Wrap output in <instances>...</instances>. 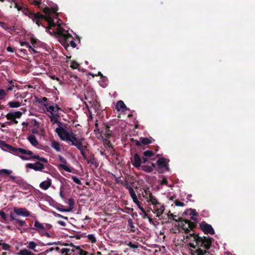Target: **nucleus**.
Here are the masks:
<instances>
[{
    "label": "nucleus",
    "mask_w": 255,
    "mask_h": 255,
    "mask_svg": "<svg viewBox=\"0 0 255 255\" xmlns=\"http://www.w3.org/2000/svg\"><path fill=\"white\" fill-rule=\"evenodd\" d=\"M57 11V7H54L52 9L46 7L43 10L45 14V16L39 13H32L27 9H24L23 12L38 26L40 24L39 19H45L48 23L49 28L46 29L48 33L50 35H57L59 37V41L64 46H68L70 45L71 47L75 48L76 46V44L73 40V37L67 30L64 29L60 26L59 22L60 19L58 17Z\"/></svg>",
    "instance_id": "1"
},
{
    "label": "nucleus",
    "mask_w": 255,
    "mask_h": 255,
    "mask_svg": "<svg viewBox=\"0 0 255 255\" xmlns=\"http://www.w3.org/2000/svg\"><path fill=\"white\" fill-rule=\"evenodd\" d=\"M55 131L61 140L71 143V144L75 146L81 152L84 158H86L83 148V141L85 140L84 137L78 138L70 128L66 126H59L55 129Z\"/></svg>",
    "instance_id": "2"
},
{
    "label": "nucleus",
    "mask_w": 255,
    "mask_h": 255,
    "mask_svg": "<svg viewBox=\"0 0 255 255\" xmlns=\"http://www.w3.org/2000/svg\"><path fill=\"white\" fill-rule=\"evenodd\" d=\"M186 239L190 242L189 246L192 248L190 250L191 255H212L206 250H203L199 247H204L206 249H209L211 243V238L204 237H199L195 235L190 234L187 236Z\"/></svg>",
    "instance_id": "3"
},
{
    "label": "nucleus",
    "mask_w": 255,
    "mask_h": 255,
    "mask_svg": "<svg viewBox=\"0 0 255 255\" xmlns=\"http://www.w3.org/2000/svg\"><path fill=\"white\" fill-rule=\"evenodd\" d=\"M0 144L3 150H7L11 153L19 156L21 159L24 160H31L37 159L40 162L47 164L48 163L47 159L40 157L38 154H34L31 150H27L22 148H17L13 147L10 145L6 144L4 141H0Z\"/></svg>",
    "instance_id": "4"
},
{
    "label": "nucleus",
    "mask_w": 255,
    "mask_h": 255,
    "mask_svg": "<svg viewBox=\"0 0 255 255\" xmlns=\"http://www.w3.org/2000/svg\"><path fill=\"white\" fill-rule=\"evenodd\" d=\"M45 108L49 113L48 116L52 124H58L57 127H58L59 125L63 126L62 124L58 121V118L59 117V112L61 111V109L56 104L45 105Z\"/></svg>",
    "instance_id": "5"
},
{
    "label": "nucleus",
    "mask_w": 255,
    "mask_h": 255,
    "mask_svg": "<svg viewBox=\"0 0 255 255\" xmlns=\"http://www.w3.org/2000/svg\"><path fill=\"white\" fill-rule=\"evenodd\" d=\"M57 250L61 252L62 253H65V255H89V253L81 249L79 246L74 245L70 246H65L62 249H57Z\"/></svg>",
    "instance_id": "6"
},
{
    "label": "nucleus",
    "mask_w": 255,
    "mask_h": 255,
    "mask_svg": "<svg viewBox=\"0 0 255 255\" xmlns=\"http://www.w3.org/2000/svg\"><path fill=\"white\" fill-rule=\"evenodd\" d=\"M51 228V225L48 224H42L38 221H35L33 230H36L41 236H46L50 237V234L47 232L48 230Z\"/></svg>",
    "instance_id": "7"
},
{
    "label": "nucleus",
    "mask_w": 255,
    "mask_h": 255,
    "mask_svg": "<svg viewBox=\"0 0 255 255\" xmlns=\"http://www.w3.org/2000/svg\"><path fill=\"white\" fill-rule=\"evenodd\" d=\"M153 205V212L156 214L157 217L161 219L160 217L165 210V206L164 204L159 202L156 199L155 203H151Z\"/></svg>",
    "instance_id": "8"
},
{
    "label": "nucleus",
    "mask_w": 255,
    "mask_h": 255,
    "mask_svg": "<svg viewBox=\"0 0 255 255\" xmlns=\"http://www.w3.org/2000/svg\"><path fill=\"white\" fill-rule=\"evenodd\" d=\"M85 99L88 101V102L92 104L94 102H97L96 98L97 96L93 89L90 87H87L84 94Z\"/></svg>",
    "instance_id": "9"
},
{
    "label": "nucleus",
    "mask_w": 255,
    "mask_h": 255,
    "mask_svg": "<svg viewBox=\"0 0 255 255\" xmlns=\"http://www.w3.org/2000/svg\"><path fill=\"white\" fill-rule=\"evenodd\" d=\"M59 159L61 163L58 165V169L59 170H63L68 172H72V169L70 165L68 164L67 160L61 155L59 156Z\"/></svg>",
    "instance_id": "10"
},
{
    "label": "nucleus",
    "mask_w": 255,
    "mask_h": 255,
    "mask_svg": "<svg viewBox=\"0 0 255 255\" xmlns=\"http://www.w3.org/2000/svg\"><path fill=\"white\" fill-rule=\"evenodd\" d=\"M26 167L33 169L35 171H42L45 168L44 165L40 162H36L34 163H28Z\"/></svg>",
    "instance_id": "11"
},
{
    "label": "nucleus",
    "mask_w": 255,
    "mask_h": 255,
    "mask_svg": "<svg viewBox=\"0 0 255 255\" xmlns=\"http://www.w3.org/2000/svg\"><path fill=\"white\" fill-rule=\"evenodd\" d=\"M201 230L206 234H210L213 235L215 233L214 230L211 225L206 223L205 222H202L200 224Z\"/></svg>",
    "instance_id": "12"
},
{
    "label": "nucleus",
    "mask_w": 255,
    "mask_h": 255,
    "mask_svg": "<svg viewBox=\"0 0 255 255\" xmlns=\"http://www.w3.org/2000/svg\"><path fill=\"white\" fill-rule=\"evenodd\" d=\"M142 196L147 202L150 203L152 202L155 203L157 199L149 190H144V193L142 194Z\"/></svg>",
    "instance_id": "13"
},
{
    "label": "nucleus",
    "mask_w": 255,
    "mask_h": 255,
    "mask_svg": "<svg viewBox=\"0 0 255 255\" xmlns=\"http://www.w3.org/2000/svg\"><path fill=\"white\" fill-rule=\"evenodd\" d=\"M13 210L15 213L18 216L25 217H29L30 216V213L25 208H14Z\"/></svg>",
    "instance_id": "14"
},
{
    "label": "nucleus",
    "mask_w": 255,
    "mask_h": 255,
    "mask_svg": "<svg viewBox=\"0 0 255 255\" xmlns=\"http://www.w3.org/2000/svg\"><path fill=\"white\" fill-rule=\"evenodd\" d=\"M132 165L137 169H140L141 160L138 154H135L132 158H131Z\"/></svg>",
    "instance_id": "15"
},
{
    "label": "nucleus",
    "mask_w": 255,
    "mask_h": 255,
    "mask_svg": "<svg viewBox=\"0 0 255 255\" xmlns=\"http://www.w3.org/2000/svg\"><path fill=\"white\" fill-rule=\"evenodd\" d=\"M168 160L164 158H160L157 161V163L159 168L162 169L164 168L166 170H169V168L167 166Z\"/></svg>",
    "instance_id": "16"
},
{
    "label": "nucleus",
    "mask_w": 255,
    "mask_h": 255,
    "mask_svg": "<svg viewBox=\"0 0 255 255\" xmlns=\"http://www.w3.org/2000/svg\"><path fill=\"white\" fill-rule=\"evenodd\" d=\"M111 132L109 127H105V129L102 130L100 133V136L103 140H107L111 135Z\"/></svg>",
    "instance_id": "17"
},
{
    "label": "nucleus",
    "mask_w": 255,
    "mask_h": 255,
    "mask_svg": "<svg viewBox=\"0 0 255 255\" xmlns=\"http://www.w3.org/2000/svg\"><path fill=\"white\" fill-rule=\"evenodd\" d=\"M52 185V180L50 178H47L46 180L41 182L39 184L41 189L44 190H47Z\"/></svg>",
    "instance_id": "18"
},
{
    "label": "nucleus",
    "mask_w": 255,
    "mask_h": 255,
    "mask_svg": "<svg viewBox=\"0 0 255 255\" xmlns=\"http://www.w3.org/2000/svg\"><path fill=\"white\" fill-rule=\"evenodd\" d=\"M27 140L32 146L35 147H37L39 145V142L35 135L34 134L29 135L27 137Z\"/></svg>",
    "instance_id": "19"
},
{
    "label": "nucleus",
    "mask_w": 255,
    "mask_h": 255,
    "mask_svg": "<svg viewBox=\"0 0 255 255\" xmlns=\"http://www.w3.org/2000/svg\"><path fill=\"white\" fill-rule=\"evenodd\" d=\"M116 109L119 112H124L128 109V108L123 101H119L117 103Z\"/></svg>",
    "instance_id": "20"
},
{
    "label": "nucleus",
    "mask_w": 255,
    "mask_h": 255,
    "mask_svg": "<svg viewBox=\"0 0 255 255\" xmlns=\"http://www.w3.org/2000/svg\"><path fill=\"white\" fill-rule=\"evenodd\" d=\"M152 139L147 137H143L140 138V141H137L136 142L137 145H140L141 144L146 145L151 143Z\"/></svg>",
    "instance_id": "21"
},
{
    "label": "nucleus",
    "mask_w": 255,
    "mask_h": 255,
    "mask_svg": "<svg viewBox=\"0 0 255 255\" xmlns=\"http://www.w3.org/2000/svg\"><path fill=\"white\" fill-rule=\"evenodd\" d=\"M64 248V247L60 248V247H51V248H50L49 249H47L46 252L47 253H49V252H53V254H60L61 255H66L65 253H61V252H59V251H58V250H56L58 248L59 249H63Z\"/></svg>",
    "instance_id": "22"
},
{
    "label": "nucleus",
    "mask_w": 255,
    "mask_h": 255,
    "mask_svg": "<svg viewBox=\"0 0 255 255\" xmlns=\"http://www.w3.org/2000/svg\"><path fill=\"white\" fill-rule=\"evenodd\" d=\"M128 229L130 232H135L137 229L134 226L132 220L130 218L128 220Z\"/></svg>",
    "instance_id": "23"
},
{
    "label": "nucleus",
    "mask_w": 255,
    "mask_h": 255,
    "mask_svg": "<svg viewBox=\"0 0 255 255\" xmlns=\"http://www.w3.org/2000/svg\"><path fill=\"white\" fill-rule=\"evenodd\" d=\"M127 189L128 190L129 195L132 199V200H135L137 199V196L135 194V191H134L133 189L129 185H127L126 186Z\"/></svg>",
    "instance_id": "24"
},
{
    "label": "nucleus",
    "mask_w": 255,
    "mask_h": 255,
    "mask_svg": "<svg viewBox=\"0 0 255 255\" xmlns=\"http://www.w3.org/2000/svg\"><path fill=\"white\" fill-rule=\"evenodd\" d=\"M183 222L187 225V227L183 228V229L185 230L186 233H188V232L190 231V230L189 228H190V229L192 228L193 227V225L190 221H189L188 220H185L181 222V225H180L181 226H182V224H183Z\"/></svg>",
    "instance_id": "25"
},
{
    "label": "nucleus",
    "mask_w": 255,
    "mask_h": 255,
    "mask_svg": "<svg viewBox=\"0 0 255 255\" xmlns=\"http://www.w3.org/2000/svg\"><path fill=\"white\" fill-rule=\"evenodd\" d=\"M51 146L56 151H61V148L59 143L55 140H53L51 142Z\"/></svg>",
    "instance_id": "26"
},
{
    "label": "nucleus",
    "mask_w": 255,
    "mask_h": 255,
    "mask_svg": "<svg viewBox=\"0 0 255 255\" xmlns=\"http://www.w3.org/2000/svg\"><path fill=\"white\" fill-rule=\"evenodd\" d=\"M8 105L11 108H16L20 107L21 103L17 101H11L8 103Z\"/></svg>",
    "instance_id": "27"
},
{
    "label": "nucleus",
    "mask_w": 255,
    "mask_h": 255,
    "mask_svg": "<svg viewBox=\"0 0 255 255\" xmlns=\"http://www.w3.org/2000/svg\"><path fill=\"white\" fill-rule=\"evenodd\" d=\"M18 255H34V254L27 249H23L18 252Z\"/></svg>",
    "instance_id": "28"
},
{
    "label": "nucleus",
    "mask_w": 255,
    "mask_h": 255,
    "mask_svg": "<svg viewBox=\"0 0 255 255\" xmlns=\"http://www.w3.org/2000/svg\"><path fill=\"white\" fill-rule=\"evenodd\" d=\"M133 202L136 204L138 209L143 213H145V210L144 208L141 206V203L137 199L133 200Z\"/></svg>",
    "instance_id": "29"
},
{
    "label": "nucleus",
    "mask_w": 255,
    "mask_h": 255,
    "mask_svg": "<svg viewBox=\"0 0 255 255\" xmlns=\"http://www.w3.org/2000/svg\"><path fill=\"white\" fill-rule=\"evenodd\" d=\"M140 168L142 170H143L147 173L151 172L153 171L152 167H150L149 166L142 165V166H141Z\"/></svg>",
    "instance_id": "30"
},
{
    "label": "nucleus",
    "mask_w": 255,
    "mask_h": 255,
    "mask_svg": "<svg viewBox=\"0 0 255 255\" xmlns=\"http://www.w3.org/2000/svg\"><path fill=\"white\" fill-rule=\"evenodd\" d=\"M88 241L92 243H95L97 241L96 238L93 234H89L87 236Z\"/></svg>",
    "instance_id": "31"
},
{
    "label": "nucleus",
    "mask_w": 255,
    "mask_h": 255,
    "mask_svg": "<svg viewBox=\"0 0 255 255\" xmlns=\"http://www.w3.org/2000/svg\"><path fill=\"white\" fill-rule=\"evenodd\" d=\"M37 244L33 241L29 242L28 243L27 248L31 250L35 251Z\"/></svg>",
    "instance_id": "32"
},
{
    "label": "nucleus",
    "mask_w": 255,
    "mask_h": 255,
    "mask_svg": "<svg viewBox=\"0 0 255 255\" xmlns=\"http://www.w3.org/2000/svg\"><path fill=\"white\" fill-rule=\"evenodd\" d=\"M189 211L190 212V215L191 216V219L192 220L196 221L197 219V214L195 210L190 209Z\"/></svg>",
    "instance_id": "33"
},
{
    "label": "nucleus",
    "mask_w": 255,
    "mask_h": 255,
    "mask_svg": "<svg viewBox=\"0 0 255 255\" xmlns=\"http://www.w3.org/2000/svg\"><path fill=\"white\" fill-rule=\"evenodd\" d=\"M126 244L128 247H129L130 249H132L134 250L137 249L138 247L137 244L132 243L131 242H129L127 243Z\"/></svg>",
    "instance_id": "34"
},
{
    "label": "nucleus",
    "mask_w": 255,
    "mask_h": 255,
    "mask_svg": "<svg viewBox=\"0 0 255 255\" xmlns=\"http://www.w3.org/2000/svg\"><path fill=\"white\" fill-rule=\"evenodd\" d=\"M12 173V171L11 170H9L7 169H2L0 170V174H5L6 175H10Z\"/></svg>",
    "instance_id": "35"
},
{
    "label": "nucleus",
    "mask_w": 255,
    "mask_h": 255,
    "mask_svg": "<svg viewBox=\"0 0 255 255\" xmlns=\"http://www.w3.org/2000/svg\"><path fill=\"white\" fill-rule=\"evenodd\" d=\"M6 95V91L3 89H0V100L4 99Z\"/></svg>",
    "instance_id": "36"
},
{
    "label": "nucleus",
    "mask_w": 255,
    "mask_h": 255,
    "mask_svg": "<svg viewBox=\"0 0 255 255\" xmlns=\"http://www.w3.org/2000/svg\"><path fill=\"white\" fill-rule=\"evenodd\" d=\"M48 99L46 97H43L41 99H39L38 101L41 104H42L43 106L45 107V105H49L47 103Z\"/></svg>",
    "instance_id": "37"
},
{
    "label": "nucleus",
    "mask_w": 255,
    "mask_h": 255,
    "mask_svg": "<svg viewBox=\"0 0 255 255\" xmlns=\"http://www.w3.org/2000/svg\"><path fill=\"white\" fill-rule=\"evenodd\" d=\"M153 152L150 150H146L143 152L144 156L147 157H151L153 155Z\"/></svg>",
    "instance_id": "38"
},
{
    "label": "nucleus",
    "mask_w": 255,
    "mask_h": 255,
    "mask_svg": "<svg viewBox=\"0 0 255 255\" xmlns=\"http://www.w3.org/2000/svg\"><path fill=\"white\" fill-rule=\"evenodd\" d=\"M15 223H18L19 224V226L21 227L26 225V222L24 221L20 220L19 219H17L15 221Z\"/></svg>",
    "instance_id": "39"
},
{
    "label": "nucleus",
    "mask_w": 255,
    "mask_h": 255,
    "mask_svg": "<svg viewBox=\"0 0 255 255\" xmlns=\"http://www.w3.org/2000/svg\"><path fill=\"white\" fill-rule=\"evenodd\" d=\"M8 83H9L10 86L9 87L7 88V91L13 90L14 87H15V85L14 84V83L12 82L11 80H8Z\"/></svg>",
    "instance_id": "40"
},
{
    "label": "nucleus",
    "mask_w": 255,
    "mask_h": 255,
    "mask_svg": "<svg viewBox=\"0 0 255 255\" xmlns=\"http://www.w3.org/2000/svg\"><path fill=\"white\" fill-rule=\"evenodd\" d=\"M11 113L13 114L14 118L15 119L20 118L22 115V113L21 112H19V111L11 112Z\"/></svg>",
    "instance_id": "41"
},
{
    "label": "nucleus",
    "mask_w": 255,
    "mask_h": 255,
    "mask_svg": "<svg viewBox=\"0 0 255 255\" xmlns=\"http://www.w3.org/2000/svg\"><path fill=\"white\" fill-rule=\"evenodd\" d=\"M72 179H73V181L74 182H75L76 184H77L78 185L82 184V182H81V180L76 176H72Z\"/></svg>",
    "instance_id": "42"
},
{
    "label": "nucleus",
    "mask_w": 255,
    "mask_h": 255,
    "mask_svg": "<svg viewBox=\"0 0 255 255\" xmlns=\"http://www.w3.org/2000/svg\"><path fill=\"white\" fill-rule=\"evenodd\" d=\"M79 66V64L75 61L72 62L70 65V67L74 69L78 68Z\"/></svg>",
    "instance_id": "43"
},
{
    "label": "nucleus",
    "mask_w": 255,
    "mask_h": 255,
    "mask_svg": "<svg viewBox=\"0 0 255 255\" xmlns=\"http://www.w3.org/2000/svg\"><path fill=\"white\" fill-rule=\"evenodd\" d=\"M19 43L21 46H26L29 48H32V46L27 42L20 41Z\"/></svg>",
    "instance_id": "44"
},
{
    "label": "nucleus",
    "mask_w": 255,
    "mask_h": 255,
    "mask_svg": "<svg viewBox=\"0 0 255 255\" xmlns=\"http://www.w3.org/2000/svg\"><path fill=\"white\" fill-rule=\"evenodd\" d=\"M5 117L7 119L12 121L13 120H14V118L13 116V114L11 112H10L8 113L6 116Z\"/></svg>",
    "instance_id": "45"
},
{
    "label": "nucleus",
    "mask_w": 255,
    "mask_h": 255,
    "mask_svg": "<svg viewBox=\"0 0 255 255\" xmlns=\"http://www.w3.org/2000/svg\"><path fill=\"white\" fill-rule=\"evenodd\" d=\"M0 216L4 221L7 220V217L5 213L2 210L0 211Z\"/></svg>",
    "instance_id": "46"
},
{
    "label": "nucleus",
    "mask_w": 255,
    "mask_h": 255,
    "mask_svg": "<svg viewBox=\"0 0 255 255\" xmlns=\"http://www.w3.org/2000/svg\"><path fill=\"white\" fill-rule=\"evenodd\" d=\"M29 0L32 3L34 4L35 5H37L38 6H39L40 4H41L40 0Z\"/></svg>",
    "instance_id": "47"
},
{
    "label": "nucleus",
    "mask_w": 255,
    "mask_h": 255,
    "mask_svg": "<svg viewBox=\"0 0 255 255\" xmlns=\"http://www.w3.org/2000/svg\"><path fill=\"white\" fill-rule=\"evenodd\" d=\"M30 42L32 44V46L35 47V45L37 44V39L34 38H31L30 39Z\"/></svg>",
    "instance_id": "48"
},
{
    "label": "nucleus",
    "mask_w": 255,
    "mask_h": 255,
    "mask_svg": "<svg viewBox=\"0 0 255 255\" xmlns=\"http://www.w3.org/2000/svg\"><path fill=\"white\" fill-rule=\"evenodd\" d=\"M54 216L56 217H58V218H62V219H64L67 221H68V217H65V216H63L59 214H58V213H55L54 214Z\"/></svg>",
    "instance_id": "49"
},
{
    "label": "nucleus",
    "mask_w": 255,
    "mask_h": 255,
    "mask_svg": "<svg viewBox=\"0 0 255 255\" xmlns=\"http://www.w3.org/2000/svg\"><path fill=\"white\" fill-rule=\"evenodd\" d=\"M167 197L170 200H173L175 198V195L173 193L168 194Z\"/></svg>",
    "instance_id": "50"
},
{
    "label": "nucleus",
    "mask_w": 255,
    "mask_h": 255,
    "mask_svg": "<svg viewBox=\"0 0 255 255\" xmlns=\"http://www.w3.org/2000/svg\"><path fill=\"white\" fill-rule=\"evenodd\" d=\"M144 215H145V217H146L147 218V219H148V221H149V223H150V224H151L153 225L154 226H155V224H154V223L153 222L152 219L150 217H149V216H148V215H147V214H146V213H144Z\"/></svg>",
    "instance_id": "51"
},
{
    "label": "nucleus",
    "mask_w": 255,
    "mask_h": 255,
    "mask_svg": "<svg viewBox=\"0 0 255 255\" xmlns=\"http://www.w3.org/2000/svg\"><path fill=\"white\" fill-rule=\"evenodd\" d=\"M175 204L177 206L183 207L184 206V203L179 201H176L175 202Z\"/></svg>",
    "instance_id": "52"
},
{
    "label": "nucleus",
    "mask_w": 255,
    "mask_h": 255,
    "mask_svg": "<svg viewBox=\"0 0 255 255\" xmlns=\"http://www.w3.org/2000/svg\"><path fill=\"white\" fill-rule=\"evenodd\" d=\"M14 182L18 185H21L22 183V180L21 178H16Z\"/></svg>",
    "instance_id": "53"
},
{
    "label": "nucleus",
    "mask_w": 255,
    "mask_h": 255,
    "mask_svg": "<svg viewBox=\"0 0 255 255\" xmlns=\"http://www.w3.org/2000/svg\"><path fill=\"white\" fill-rule=\"evenodd\" d=\"M167 215L168 218L170 219H173V220H174V217H176V216L174 215L173 214L170 213V212H169L167 214Z\"/></svg>",
    "instance_id": "54"
},
{
    "label": "nucleus",
    "mask_w": 255,
    "mask_h": 255,
    "mask_svg": "<svg viewBox=\"0 0 255 255\" xmlns=\"http://www.w3.org/2000/svg\"><path fill=\"white\" fill-rule=\"evenodd\" d=\"M6 50L9 52L13 53L14 51V49L12 47L9 46L7 47Z\"/></svg>",
    "instance_id": "55"
},
{
    "label": "nucleus",
    "mask_w": 255,
    "mask_h": 255,
    "mask_svg": "<svg viewBox=\"0 0 255 255\" xmlns=\"http://www.w3.org/2000/svg\"><path fill=\"white\" fill-rule=\"evenodd\" d=\"M9 217H10V218L11 220H14L15 222L17 219L16 218L15 215L12 213H10Z\"/></svg>",
    "instance_id": "56"
},
{
    "label": "nucleus",
    "mask_w": 255,
    "mask_h": 255,
    "mask_svg": "<svg viewBox=\"0 0 255 255\" xmlns=\"http://www.w3.org/2000/svg\"><path fill=\"white\" fill-rule=\"evenodd\" d=\"M57 224L62 226H66V223L62 221H58Z\"/></svg>",
    "instance_id": "57"
},
{
    "label": "nucleus",
    "mask_w": 255,
    "mask_h": 255,
    "mask_svg": "<svg viewBox=\"0 0 255 255\" xmlns=\"http://www.w3.org/2000/svg\"><path fill=\"white\" fill-rule=\"evenodd\" d=\"M69 204L72 207V208L73 207L74 202L73 200L71 198L69 199Z\"/></svg>",
    "instance_id": "58"
},
{
    "label": "nucleus",
    "mask_w": 255,
    "mask_h": 255,
    "mask_svg": "<svg viewBox=\"0 0 255 255\" xmlns=\"http://www.w3.org/2000/svg\"><path fill=\"white\" fill-rule=\"evenodd\" d=\"M161 184L162 185H167V180H166V179L163 178L162 180Z\"/></svg>",
    "instance_id": "59"
},
{
    "label": "nucleus",
    "mask_w": 255,
    "mask_h": 255,
    "mask_svg": "<svg viewBox=\"0 0 255 255\" xmlns=\"http://www.w3.org/2000/svg\"><path fill=\"white\" fill-rule=\"evenodd\" d=\"M17 123H18V122L16 120V119H14V120H13L11 122H8V124L9 125H11L12 124H17Z\"/></svg>",
    "instance_id": "60"
},
{
    "label": "nucleus",
    "mask_w": 255,
    "mask_h": 255,
    "mask_svg": "<svg viewBox=\"0 0 255 255\" xmlns=\"http://www.w3.org/2000/svg\"><path fill=\"white\" fill-rule=\"evenodd\" d=\"M50 78L52 79H53V80H56L57 81H60L58 77H56V76L55 75H52V76H50Z\"/></svg>",
    "instance_id": "61"
},
{
    "label": "nucleus",
    "mask_w": 255,
    "mask_h": 255,
    "mask_svg": "<svg viewBox=\"0 0 255 255\" xmlns=\"http://www.w3.org/2000/svg\"><path fill=\"white\" fill-rule=\"evenodd\" d=\"M9 178L14 182L16 178V177L13 175H9Z\"/></svg>",
    "instance_id": "62"
},
{
    "label": "nucleus",
    "mask_w": 255,
    "mask_h": 255,
    "mask_svg": "<svg viewBox=\"0 0 255 255\" xmlns=\"http://www.w3.org/2000/svg\"><path fill=\"white\" fill-rule=\"evenodd\" d=\"M15 7L17 8V9L18 10H22V8L21 6L18 5L17 4H15Z\"/></svg>",
    "instance_id": "63"
},
{
    "label": "nucleus",
    "mask_w": 255,
    "mask_h": 255,
    "mask_svg": "<svg viewBox=\"0 0 255 255\" xmlns=\"http://www.w3.org/2000/svg\"><path fill=\"white\" fill-rule=\"evenodd\" d=\"M147 157H145V156H144L143 157V160L144 163H145L147 161L148 159H147Z\"/></svg>",
    "instance_id": "64"
}]
</instances>
